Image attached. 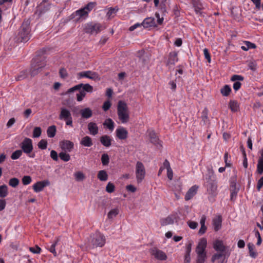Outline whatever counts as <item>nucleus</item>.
Wrapping results in <instances>:
<instances>
[{"label":"nucleus","instance_id":"35","mask_svg":"<svg viewBox=\"0 0 263 263\" xmlns=\"http://www.w3.org/2000/svg\"><path fill=\"white\" fill-rule=\"evenodd\" d=\"M248 247L249 251L250 256L252 258H256L257 255V252L254 250V245L252 243H249Z\"/></svg>","mask_w":263,"mask_h":263},{"label":"nucleus","instance_id":"45","mask_svg":"<svg viewBox=\"0 0 263 263\" xmlns=\"http://www.w3.org/2000/svg\"><path fill=\"white\" fill-rule=\"evenodd\" d=\"M82 90H84V92H91L93 91V87L89 84H82Z\"/></svg>","mask_w":263,"mask_h":263},{"label":"nucleus","instance_id":"3","mask_svg":"<svg viewBox=\"0 0 263 263\" xmlns=\"http://www.w3.org/2000/svg\"><path fill=\"white\" fill-rule=\"evenodd\" d=\"M30 22L29 20H25L20 29L18 36L22 42H27L30 37Z\"/></svg>","mask_w":263,"mask_h":263},{"label":"nucleus","instance_id":"50","mask_svg":"<svg viewBox=\"0 0 263 263\" xmlns=\"http://www.w3.org/2000/svg\"><path fill=\"white\" fill-rule=\"evenodd\" d=\"M79 90V93L77 94V99L78 101L80 102L85 97L86 95V92H84V90H82V88H81L80 90Z\"/></svg>","mask_w":263,"mask_h":263},{"label":"nucleus","instance_id":"14","mask_svg":"<svg viewBox=\"0 0 263 263\" xmlns=\"http://www.w3.org/2000/svg\"><path fill=\"white\" fill-rule=\"evenodd\" d=\"M207 241L204 238H201L196 248L197 254H206L205 248L206 247Z\"/></svg>","mask_w":263,"mask_h":263},{"label":"nucleus","instance_id":"54","mask_svg":"<svg viewBox=\"0 0 263 263\" xmlns=\"http://www.w3.org/2000/svg\"><path fill=\"white\" fill-rule=\"evenodd\" d=\"M111 103L109 100L105 101L103 104L102 108L104 111L108 110L111 107Z\"/></svg>","mask_w":263,"mask_h":263},{"label":"nucleus","instance_id":"48","mask_svg":"<svg viewBox=\"0 0 263 263\" xmlns=\"http://www.w3.org/2000/svg\"><path fill=\"white\" fill-rule=\"evenodd\" d=\"M42 133V129L40 127H35L33 131V137L37 138L39 137Z\"/></svg>","mask_w":263,"mask_h":263},{"label":"nucleus","instance_id":"41","mask_svg":"<svg viewBox=\"0 0 263 263\" xmlns=\"http://www.w3.org/2000/svg\"><path fill=\"white\" fill-rule=\"evenodd\" d=\"M59 156L60 159L64 162H67L70 159V156L69 154L65 152H61Z\"/></svg>","mask_w":263,"mask_h":263},{"label":"nucleus","instance_id":"53","mask_svg":"<svg viewBox=\"0 0 263 263\" xmlns=\"http://www.w3.org/2000/svg\"><path fill=\"white\" fill-rule=\"evenodd\" d=\"M31 178L29 176H25L22 178V183L24 185H26L30 184L31 182Z\"/></svg>","mask_w":263,"mask_h":263},{"label":"nucleus","instance_id":"17","mask_svg":"<svg viewBox=\"0 0 263 263\" xmlns=\"http://www.w3.org/2000/svg\"><path fill=\"white\" fill-rule=\"evenodd\" d=\"M60 146L63 151L70 152L73 148L74 144L69 140H64L60 143Z\"/></svg>","mask_w":263,"mask_h":263},{"label":"nucleus","instance_id":"22","mask_svg":"<svg viewBox=\"0 0 263 263\" xmlns=\"http://www.w3.org/2000/svg\"><path fill=\"white\" fill-rule=\"evenodd\" d=\"M221 223L222 217L220 215L216 216L213 219L212 224L215 231L217 232L221 229Z\"/></svg>","mask_w":263,"mask_h":263},{"label":"nucleus","instance_id":"21","mask_svg":"<svg viewBox=\"0 0 263 263\" xmlns=\"http://www.w3.org/2000/svg\"><path fill=\"white\" fill-rule=\"evenodd\" d=\"M142 25L145 28L157 26L155 19L153 17H149L145 18L142 22Z\"/></svg>","mask_w":263,"mask_h":263},{"label":"nucleus","instance_id":"20","mask_svg":"<svg viewBox=\"0 0 263 263\" xmlns=\"http://www.w3.org/2000/svg\"><path fill=\"white\" fill-rule=\"evenodd\" d=\"M178 60V58L177 57V53L175 51L170 52L166 65L168 66L169 68H170L172 66H173L175 64Z\"/></svg>","mask_w":263,"mask_h":263},{"label":"nucleus","instance_id":"19","mask_svg":"<svg viewBox=\"0 0 263 263\" xmlns=\"http://www.w3.org/2000/svg\"><path fill=\"white\" fill-rule=\"evenodd\" d=\"M116 136L120 140H124L127 138L128 132L123 127H119L116 129Z\"/></svg>","mask_w":263,"mask_h":263},{"label":"nucleus","instance_id":"47","mask_svg":"<svg viewBox=\"0 0 263 263\" xmlns=\"http://www.w3.org/2000/svg\"><path fill=\"white\" fill-rule=\"evenodd\" d=\"M208 109L206 108H204L202 111V120L204 123L205 124L208 119Z\"/></svg>","mask_w":263,"mask_h":263},{"label":"nucleus","instance_id":"59","mask_svg":"<svg viewBox=\"0 0 263 263\" xmlns=\"http://www.w3.org/2000/svg\"><path fill=\"white\" fill-rule=\"evenodd\" d=\"M82 83H81L77 85L74 86V87H72V88H70L68 90V92L70 93L73 92L75 90H80V89L82 88Z\"/></svg>","mask_w":263,"mask_h":263},{"label":"nucleus","instance_id":"2","mask_svg":"<svg viewBox=\"0 0 263 263\" xmlns=\"http://www.w3.org/2000/svg\"><path fill=\"white\" fill-rule=\"evenodd\" d=\"M117 114L119 119L122 123H127L129 119L128 108L127 104L122 101H119L117 105Z\"/></svg>","mask_w":263,"mask_h":263},{"label":"nucleus","instance_id":"10","mask_svg":"<svg viewBox=\"0 0 263 263\" xmlns=\"http://www.w3.org/2000/svg\"><path fill=\"white\" fill-rule=\"evenodd\" d=\"M21 147L22 151L24 153L28 154H30L33 150L32 142L31 139L25 138L21 144Z\"/></svg>","mask_w":263,"mask_h":263},{"label":"nucleus","instance_id":"29","mask_svg":"<svg viewBox=\"0 0 263 263\" xmlns=\"http://www.w3.org/2000/svg\"><path fill=\"white\" fill-rule=\"evenodd\" d=\"M217 189V185L216 183L212 182H210L208 187V191L209 194L212 196H215L216 195V191Z\"/></svg>","mask_w":263,"mask_h":263},{"label":"nucleus","instance_id":"12","mask_svg":"<svg viewBox=\"0 0 263 263\" xmlns=\"http://www.w3.org/2000/svg\"><path fill=\"white\" fill-rule=\"evenodd\" d=\"M151 253L158 260H165L167 259L166 254L163 251L157 248H152L151 249Z\"/></svg>","mask_w":263,"mask_h":263},{"label":"nucleus","instance_id":"64","mask_svg":"<svg viewBox=\"0 0 263 263\" xmlns=\"http://www.w3.org/2000/svg\"><path fill=\"white\" fill-rule=\"evenodd\" d=\"M263 186V177H261L258 181L257 184V189L259 191Z\"/></svg>","mask_w":263,"mask_h":263},{"label":"nucleus","instance_id":"43","mask_svg":"<svg viewBox=\"0 0 263 263\" xmlns=\"http://www.w3.org/2000/svg\"><path fill=\"white\" fill-rule=\"evenodd\" d=\"M20 183L18 179L16 178H12L9 180V185L13 187H16Z\"/></svg>","mask_w":263,"mask_h":263},{"label":"nucleus","instance_id":"8","mask_svg":"<svg viewBox=\"0 0 263 263\" xmlns=\"http://www.w3.org/2000/svg\"><path fill=\"white\" fill-rule=\"evenodd\" d=\"M78 78L79 79L82 78H87L95 81H99L101 79L100 77L97 72L90 70L79 72L78 73Z\"/></svg>","mask_w":263,"mask_h":263},{"label":"nucleus","instance_id":"49","mask_svg":"<svg viewBox=\"0 0 263 263\" xmlns=\"http://www.w3.org/2000/svg\"><path fill=\"white\" fill-rule=\"evenodd\" d=\"M226 255L224 253H221L220 252L217 253L213 255L212 258H211V261L214 262L216 260L222 257V256H224Z\"/></svg>","mask_w":263,"mask_h":263},{"label":"nucleus","instance_id":"27","mask_svg":"<svg viewBox=\"0 0 263 263\" xmlns=\"http://www.w3.org/2000/svg\"><path fill=\"white\" fill-rule=\"evenodd\" d=\"M100 140L101 144L105 147H109L111 144V139L109 136H102L100 137Z\"/></svg>","mask_w":263,"mask_h":263},{"label":"nucleus","instance_id":"13","mask_svg":"<svg viewBox=\"0 0 263 263\" xmlns=\"http://www.w3.org/2000/svg\"><path fill=\"white\" fill-rule=\"evenodd\" d=\"M86 32H89L91 34L98 33L103 29V27L99 23H90L87 24L86 27Z\"/></svg>","mask_w":263,"mask_h":263},{"label":"nucleus","instance_id":"33","mask_svg":"<svg viewBox=\"0 0 263 263\" xmlns=\"http://www.w3.org/2000/svg\"><path fill=\"white\" fill-rule=\"evenodd\" d=\"M229 107L233 112H236L239 109L238 102L235 100H231L229 102Z\"/></svg>","mask_w":263,"mask_h":263},{"label":"nucleus","instance_id":"15","mask_svg":"<svg viewBox=\"0 0 263 263\" xmlns=\"http://www.w3.org/2000/svg\"><path fill=\"white\" fill-rule=\"evenodd\" d=\"M230 188L231 191V200L234 201L237 196L239 189L236 187V179L231 180Z\"/></svg>","mask_w":263,"mask_h":263},{"label":"nucleus","instance_id":"5","mask_svg":"<svg viewBox=\"0 0 263 263\" xmlns=\"http://www.w3.org/2000/svg\"><path fill=\"white\" fill-rule=\"evenodd\" d=\"M59 118L61 120L65 121L67 125L72 127V118L70 110L66 108H61Z\"/></svg>","mask_w":263,"mask_h":263},{"label":"nucleus","instance_id":"1","mask_svg":"<svg viewBox=\"0 0 263 263\" xmlns=\"http://www.w3.org/2000/svg\"><path fill=\"white\" fill-rule=\"evenodd\" d=\"M46 51V48L42 49L39 51L36 56L32 59L30 70V74L31 77H34L37 75L46 65L45 58L43 56Z\"/></svg>","mask_w":263,"mask_h":263},{"label":"nucleus","instance_id":"30","mask_svg":"<svg viewBox=\"0 0 263 263\" xmlns=\"http://www.w3.org/2000/svg\"><path fill=\"white\" fill-rule=\"evenodd\" d=\"M98 178L102 181H105L108 179V175L105 170H101L98 172L97 175Z\"/></svg>","mask_w":263,"mask_h":263},{"label":"nucleus","instance_id":"32","mask_svg":"<svg viewBox=\"0 0 263 263\" xmlns=\"http://www.w3.org/2000/svg\"><path fill=\"white\" fill-rule=\"evenodd\" d=\"M231 92V88L230 86L228 85H225L222 88L220 89V92L223 96L227 97L228 96L230 92Z\"/></svg>","mask_w":263,"mask_h":263},{"label":"nucleus","instance_id":"36","mask_svg":"<svg viewBox=\"0 0 263 263\" xmlns=\"http://www.w3.org/2000/svg\"><path fill=\"white\" fill-rule=\"evenodd\" d=\"M256 47L255 44L249 41L245 42V46H241V49L244 51H247L250 49H254Z\"/></svg>","mask_w":263,"mask_h":263},{"label":"nucleus","instance_id":"63","mask_svg":"<svg viewBox=\"0 0 263 263\" xmlns=\"http://www.w3.org/2000/svg\"><path fill=\"white\" fill-rule=\"evenodd\" d=\"M60 75L62 78H65L67 77V72L64 68H62L59 71Z\"/></svg>","mask_w":263,"mask_h":263},{"label":"nucleus","instance_id":"57","mask_svg":"<svg viewBox=\"0 0 263 263\" xmlns=\"http://www.w3.org/2000/svg\"><path fill=\"white\" fill-rule=\"evenodd\" d=\"M117 10L118 9L116 10L115 8H110L107 13V16L109 18L113 17Z\"/></svg>","mask_w":263,"mask_h":263},{"label":"nucleus","instance_id":"26","mask_svg":"<svg viewBox=\"0 0 263 263\" xmlns=\"http://www.w3.org/2000/svg\"><path fill=\"white\" fill-rule=\"evenodd\" d=\"M175 216L171 215L165 218L161 219L160 220L161 225L162 226H167L174 223Z\"/></svg>","mask_w":263,"mask_h":263},{"label":"nucleus","instance_id":"9","mask_svg":"<svg viewBox=\"0 0 263 263\" xmlns=\"http://www.w3.org/2000/svg\"><path fill=\"white\" fill-rule=\"evenodd\" d=\"M148 136L151 143H153L158 148L162 147V142L159 140L158 136L153 130H148Z\"/></svg>","mask_w":263,"mask_h":263},{"label":"nucleus","instance_id":"18","mask_svg":"<svg viewBox=\"0 0 263 263\" xmlns=\"http://www.w3.org/2000/svg\"><path fill=\"white\" fill-rule=\"evenodd\" d=\"M49 184V182L47 180L38 181L32 186L33 189L35 192L38 193L42 191L44 188Z\"/></svg>","mask_w":263,"mask_h":263},{"label":"nucleus","instance_id":"11","mask_svg":"<svg viewBox=\"0 0 263 263\" xmlns=\"http://www.w3.org/2000/svg\"><path fill=\"white\" fill-rule=\"evenodd\" d=\"M213 247L216 251L224 253L226 255L228 249V247L223 244V241L219 239H216L213 242Z\"/></svg>","mask_w":263,"mask_h":263},{"label":"nucleus","instance_id":"51","mask_svg":"<svg viewBox=\"0 0 263 263\" xmlns=\"http://www.w3.org/2000/svg\"><path fill=\"white\" fill-rule=\"evenodd\" d=\"M38 147L41 149H45L47 146V141L46 140L42 139L38 143Z\"/></svg>","mask_w":263,"mask_h":263},{"label":"nucleus","instance_id":"39","mask_svg":"<svg viewBox=\"0 0 263 263\" xmlns=\"http://www.w3.org/2000/svg\"><path fill=\"white\" fill-rule=\"evenodd\" d=\"M257 171L260 175L263 173V158H259L257 165Z\"/></svg>","mask_w":263,"mask_h":263},{"label":"nucleus","instance_id":"60","mask_svg":"<svg viewBox=\"0 0 263 263\" xmlns=\"http://www.w3.org/2000/svg\"><path fill=\"white\" fill-rule=\"evenodd\" d=\"M50 157L54 161H58L59 159L58 153L54 150H52L50 152Z\"/></svg>","mask_w":263,"mask_h":263},{"label":"nucleus","instance_id":"44","mask_svg":"<svg viewBox=\"0 0 263 263\" xmlns=\"http://www.w3.org/2000/svg\"><path fill=\"white\" fill-rule=\"evenodd\" d=\"M196 263H204L206 259V254H197Z\"/></svg>","mask_w":263,"mask_h":263},{"label":"nucleus","instance_id":"34","mask_svg":"<svg viewBox=\"0 0 263 263\" xmlns=\"http://www.w3.org/2000/svg\"><path fill=\"white\" fill-rule=\"evenodd\" d=\"M57 132L56 126L55 125H52L49 126L47 130V133L48 137L53 138L55 136Z\"/></svg>","mask_w":263,"mask_h":263},{"label":"nucleus","instance_id":"25","mask_svg":"<svg viewBox=\"0 0 263 263\" xmlns=\"http://www.w3.org/2000/svg\"><path fill=\"white\" fill-rule=\"evenodd\" d=\"M87 127L91 135L95 136L98 133V127L95 122H90L88 124Z\"/></svg>","mask_w":263,"mask_h":263},{"label":"nucleus","instance_id":"4","mask_svg":"<svg viewBox=\"0 0 263 263\" xmlns=\"http://www.w3.org/2000/svg\"><path fill=\"white\" fill-rule=\"evenodd\" d=\"M90 243L93 248L102 247L105 243V238L100 233H96L91 236Z\"/></svg>","mask_w":263,"mask_h":263},{"label":"nucleus","instance_id":"62","mask_svg":"<svg viewBox=\"0 0 263 263\" xmlns=\"http://www.w3.org/2000/svg\"><path fill=\"white\" fill-rule=\"evenodd\" d=\"M189 227L192 229H195L198 226V223L195 221H189L187 222Z\"/></svg>","mask_w":263,"mask_h":263},{"label":"nucleus","instance_id":"52","mask_svg":"<svg viewBox=\"0 0 263 263\" xmlns=\"http://www.w3.org/2000/svg\"><path fill=\"white\" fill-rule=\"evenodd\" d=\"M115 186L114 184L110 182H108L106 186V191L108 193H111L114 192Z\"/></svg>","mask_w":263,"mask_h":263},{"label":"nucleus","instance_id":"42","mask_svg":"<svg viewBox=\"0 0 263 263\" xmlns=\"http://www.w3.org/2000/svg\"><path fill=\"white\" fill-rule=\"evenodd\" d=\"M119 213V209L118 208H115L111 210L108 213L107 216L109 219H111L114 217L116 216Z\"/></svg>","mask_w":263,"mask_h":263},{"label":"nucleus","instance_id":"24","mask_svg":"<svg viewBox=\"0 0 263 263\" xmlns=\"http://www.w3.org/2000/svg\"><path fill=\"white\" fill-rule=\"evenodd\" d=\"M80 112L81 114V117L83 119H87L91 117L92 116V111L88 107L81 109L80 110Z\"/></svg>","mask_w":263,"mask_h":263},{"label":"nucleus","instance_id":"40","mask_svg":"<svg viewBox=\"0 0 263 263\" xmlns=\"http://www.w3.org/2000/svg\"><path fill=\"white\" fill-rule=\"evenodd\" d=\"M101 162L103 165H107L109 162V158L107 154H103L101 156Z\"/></svg>","mask_w":263,"mask_h":263},{"label":"nucleus","instance_id":"6","mask_svg":"<svg viewBox=\"0 0 263 263\" xmlns=\"http://www.w3.org/2000/svg\"><path fill=\"white\" fill-rule=\"evenodd\" d=\"M97 5L96 2H89L84 7L76 11V15L79 16V18L83 17H87L88 13Z\"/></svg>","mask_w":263,"mask_h":263},{"label":"nucleus","instance_id":"7","mask_svg":"<svg viewBox=\"0 0 263 263\" xmlns=\"http://www.w3.org/2000/svg\"><path fill=\"white\" fill-rule=\"evenodd\" d=\"M145 176V169L143 164L138 161L136 165V176L138 183H141Z\"/></svg>","mask_w":263,"mask_h":263},{"label":"nucleus","instance_id":"56","mask_svg":"<svg viewBox=\"0 0 263 263\" xmlns=\"http://www.w3.org/2000/svg\"><path fill=\"white\" fill-rule=\"evenodd\" d=\"M243 80H244V78L242 76H241L240 75H237V74L233 75L231 78V80L233 82H236L237 81H242Z\"/></svg>","mask_w":263,"mask_h":263},{"label":"nucleus","instance_id":"31","mask_svg":"<svg viewBox=\"0 0 263 263\" xmlns=\"http://www.w3.org/2000/svg\"><path fill=\"white\" fill-rule=\"evenodd\" d=\"M103 124L104 126H106L107 128H108L110 131H112L114 130L115 124L111 119L108 118L106 119Z\"/></svg>","mask_w":263,"mask_h":263},{"label":"nucleus","instance_id":"46","mask_svg":"<svg viewBox=\"0 0 263 263\" xmlns=\"http://www.w3.org/2000/svg\"><path fill=\"white\" fill-rule=\"evenodd\" d=\"M22 154V150H16L14 152H13L11 156V158L13 160H16L18 159Z\"/></svg>","mask_w":263,"mask_h":263},{"label":"nucleus","instance_id":"37","mask_svg":"<svg viewBox=\"0 0 263 263\" xmlns=\"http://www.w3.org/2000/svg\"><path fill=\"white\" fill-rule=\"evenodd\" d=\"M8 187L6 185H2L0 186V197L4 198L8 195Z\"/></svg>","mask_w":263,"mask_h":263},{"label":"nucleus","instance_id":"58","mask_svg":"<svg viewBox=\"0 0 263 263\" xmlns=\"http://www.w3.org/2000/svg\"><path fill=\"white\" fill-rule=\"evenodd\" d=\"M29 250L33 253L40 254L41 251V249L37 246H36L35 248L30 247Z\"/></svg>","mask_w":263,"mask_h":263},{"label":"nucleus","instance_id":"55","mask_svg":"<svg viewBox=\"0 0 263 263\" xmlns=\"http://www.w3.org/2000/svg\"><path fill=\"white\" fill-rule=\"evenodd\" d=\"M74 176L77 181L82 180L85 178L84 175L81 172L76 173L74 174Z\"/></svg>","mask_w":263,"mask_h":263},{"label":"nucleus","instance_id":"16","mask_svg":"<svg viewBox=\"0 0 263 263\" xmlns=\"http://www.w3.org/2000/svg\"><path fill=\"white\" fill-rule=\"evenodd\" d=\"M193 5L196 13L200 16L204 17V13L202 11L204 7L200 1L199 0H193Z\"/></svg>","mask_w":263,"mask_h":263},{"label":"nucleus","instance_id":"38","mask_svg":"<svg viewBox=\"0 0 263 263\" xmlns=\"http://www.w3.org/2000/svg\"><path fill=\"white\" fill-rule=\"evenodd\" d=\"M60 237L57 238L56 240L51 245V246L49 248L50 252H51L54 255V256H56L57 255V252L55 249V247L56 245H57L58 242L60 241Z\"/></svg>","mask_w":263,"mask_h":263},{"label":"nucleus","instance_id":"61","mask_svg":"<svg viewBox=\"0 0 263 263\" xmlns=\"http://www.w3.org/2000/svg\"><path fill=\"white\" fill-rule=\"evenodd\" d=\"M203 53H204L205 58L208 60V61L209 63H210L211 62V56L209 53L208 49L206 48L204 49Z\"/></svg>","mask_w":263,"mask_h":263},{"label":"nucleus","instance_id":"28","mask_svg":"<svg viewBox=\"0 0 263 263\" xmlns=\"http://www.w3.org/2000/svg\"><path fill=\"white\" fill-rule=\"evenodd\" d=\"M80 144L85 147H90L93 145V142L91 138L87 136L82 139Z\"/></svg>","mask_w":263,"mask_h":263},{"label":"nucleus","instance_id":"23","mask_svg":"<svg viewBox=\"0 0 263 263\" xmlns=\"http://www.w3.org/2000/svg\"><path fill=\"white\" fill-rule=\"evenodd\" d=\"M198 189V186L196 185L192 186L187 192L185 196V200L187 201L193 198L196 194Z\"/></svg>","mask_w":263,"mask_h":263}]
</instances>
